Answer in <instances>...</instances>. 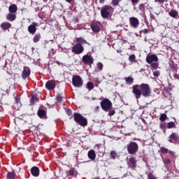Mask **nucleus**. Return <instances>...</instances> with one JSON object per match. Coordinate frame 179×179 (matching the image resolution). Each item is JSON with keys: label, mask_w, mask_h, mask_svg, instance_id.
Returning <instances> with one entry per match:
<instances>
[{"label": "nucleus", "mask_w": 179, "mask_h": 179, "mask_svg": "<svg viewBox=\"0 0 179 179\" xmlns=\"http://www.w3.org/2000/svg\"><path fill=\"white\" fill-rule=\"evenodd\" d=\"M159 120L160 121H166V120H167V115L164 113L161 114Z\"/></svg>", "instance_id": "obj_34"}, {"label": "nucleus", "mask_w": 179, "mask_h": 179, "mask_svg": "<svg viewBox=\"0 0 179 179\" xmlns=\"http://www.w3.org/2000/svg\"><path fill=\"white\" fill-rule=\"evenodd\" d=\"M96 86L97 87V86H99V85H100V80H99V79H96Z\"/></svg>", "instance_id": "obj_48"}, {"label": "nucleus", "mask_w": 179, "mask_h": 179, "mask_svg": "<svg viewBox=\"0 0 179 179\" xmlns=\"http://www.w3.org/2000/svg\"><path fill=\"white\" fill-rule=\"evenodd\" d=\"M129 163H128L129 164V167H130L131 169H134L135 167H136V159H135V157H131L129 159Z\"/></svg>", "instance_id": "obj_18"}, {"label": "nucleus", "mask_w": 179, "mask_h": 179, "mask_svg": "<svg viewBox=\"0 0 179 179\" xmlns=\"http://www.w3.org/2000/svg\"><path fill=\"white\" fill-rule=\"evenodd\" d=\"M8 179H14L15 178V172H8L7 174Z\"/></svg>", "instance_id": "obj_29"}, {"label": "nucleus", "mask_w": 179, "mask_h": 179, "mask_svg": "<svg viewBox=\"0 0 179 179\" xmlns=\"http://www.w3.org/2000/svg\"><path fill=\"white\" fill-rule=\"evenodd\" d=\"M143 33L144 34H148L149 33V30L148 29H145L143 30Z\"/></svg>", "instance_id": "obj_46"}, {"label": "nucleus", "mask_w": 179, "mask_h": 179, "mask_svg": "<svg viewBox=\"0 0 179 179\" xmlns=\"http://www.w3.org/2000/svg\"><path fill=\"white\" fill-rule=\"evenodd\" d=\"M72 83L75 87H82L83 86V80L79 76H74L72 78Z\"/></svg>", "instance_id": "obj_7"}, {"label": "nucleus", "mask_w": 179, "mask_h": 179, "mask_svg": "<svg viewBox=\"0 0 179 179\" xmlns=\"http://www.w3.org/2000/svg\"><path fill=\"white\" fill-rule=\"evenodd\" d=\"M122 0H112L113 6H118Z\"/></svg>", "instance_id": "obj_30"}, {"label": "nucleus", "mask_w": 179, "mask_h": 179, "mask_svg": "<svg viewBox=\"0 0 179 179\" xmlns=\"http://www.w3.org/2000/svg\"><path fill=\"white\" fill-rule=\"evenodd\" d=\"M31 173L34 177H38L40 176V169L37 166H33L31 169Z\"/></svg>", "instance_id": "obj_14"}, {"label": "nucleus", "mask_w": 179, "mask_h": 179, "mask_svg": "<svg viewBox=\"0 0 179 179\" xmlns=\"http://www.w3.org/2000/svg\"><path fill=\"white\" fill-rule=\"evenodd\" d=\"M68 115H72V112L71 111V110H69L67 111Z\"/></svg>", "instance_id": "obj_49"}, {"label": "nucleus", "mask_w": 179, "mask_h": 179, "mask_svg": "<svg viewBox=\"0 0 179 179\" xmlns=\"http://www.w3.org/2000/svg\"><path fill=\"white\" fill-rule=\"evenodd\" d=\"M2 30H9L12 27V24L9 22H4L1 24Z\"/></svg>", "instance_id": "obj_17"}, {"label": "nucleus", "mask_w": 179, "mask_h": 179, "mask_svg": "<svg viewBox=\"0 0 179 179\" xmlns=\"http://www.w3.org/2000/svg\"><path fill=\"white\" fill-rule=\"evenodd\" d=\"M155 2H158L160 5H163L166 2V0H155Z\"/></svg>", "instance_id": "obj_41"}, {"label": "nucleus", "mask_w": 179, "mask_h": 179, "mask_svg": "<svg viewBox=\"0 0 179 179\" xmlns=\"http://www.w3.org/2000/svg\"><path fill=\"white\" fill-rule=\"evenodd\" d=\"M40 38H41V36H40V34L35 35L33 38L34 43H38V41H40Z\"/></svg>", "instance_id": "obj_28"}, {"label": "nucleus", "mask_w": 179, "mask_h": 179, "mask_svg": "<svg viewBox=\"0 0 179 179\" xmlns=\"http://www.w3.org/2000/svg\"><path fill=\"white\" fill-rule=\"evenodd\" d=\"M114 8L110 5H106L101 10V15L103 19H110L113 16Z\"/></svg>", "instance_id": "obj_2"}, {"label": "nucleus", "mask_w": 179, "mask_h": 179, "mask_svg": "<svg viewBox=\"0 0 179 179\" xmlns=\"http://www.w3.org/2000/svg\"><path fill=\"white\" fill-rule=\"evenodd\" d=\"M73 117L74 121L79 124V125H81V127H86L87 125V120L80 113H74Z\"/></svg>", "instance_id": "obj_4"}, {"label": "nucleus", "mask_w": 179, "mask_h": 179, "mask_svg": "<svg viewBox=\"0 0 179 179\" xmlns=\"http://www.w3.org/2000/svg\"><path fill=\"white\" fill-rule=\"evenodd\" d=\"M132 93L138 100L142 96L143 97H150V95L152 94V90L149 85L142 83L141 85H134Z\"/></svg>", "instance_id": "obj_1"}, {"label": "nucleus", "mask_w": 179, "mask_h": 179, "mask_svg": "<svg viewBox=\"0 0 179 179\" xmlns=\"http://www.w3.org/2000/svg\"><path fill=\"white\" fill-rule=\"evenodd\" d=\"M99 110H100V106H96L95 108H94V111L96 113H97V111H99Z\"/></svg>", "instance_id": "obj_47"}, {"label": "nucleus", "mask_w": 179, "mask_h": 179, "mask_svg": "<svg viewBox=\"0 0 179 179\" xmlns=\"http://www.w3.org/2000/svg\"><path fill=\"white\" fill-rule=\"evenodd\" d=\"M72 52L79 55V54H82L85 51V48L83 45H80V43H76L71 50Z\"/></svg>", "instance_id": "obj_9"}, {"label": "nucleus", "mask_w": 179, "mask_h": 179, "mask_svg": "<svg viewBox=\"0 0 179 179\" xmlns=\"http://www.w3.org/2000/svg\"><path fill=\"white\" fill-rule=\"evenodd\" d=\"M8 12L10 13H14L16 15L17 12V6L15 3L10 5V6L8 7Z\"/></svg>", "instance_id": "obj_15"}, {"label": "nucleus", "mask_w": 179, "mask_h": 179, "mask_svg": "<svg viewBox=\"0 0 179 179\" xmlns=\"http://www.w3.org/2000/svg\"><path fill=\"white\" fill-rule=\"evenodd\" d=\"M82 61L85 65H89V66H92L94 62V59L90 55H85L83 57Z\"/></svg>", "instance_id": "obj_8"}, {"label": "nucleus", "mask_w": 179, "mask_h": 179, "mask_svg": "<svg viewBox=\"0 0 179 179\" xmlns=\"http://www.w3.org/2000/svg\"><path fill=\"white\" fill-rule=\"evenodd\" d=\"M91 29L92 31H94L95 33H99V31H100V26L96 23L92 24Z\"/></svg>", "instance_id": "obj_21"}, {"label": "nucleus", "mask_w": 179, "mask_h": 179, "mask_svg": "<svg viewBox=\"0 0 179 179\" xmlns=\"http://www.w3.org/2000/svg\"><path fill=\"white\" fill-rule=\"evenodd\" d=\"M132 5H138L139 0H131Z\"/></svg>", "instance_id": "obj_42"}, {"label": "nucleus", "mask_w": 179, "mask_h": 179, "mask_svg": "<svg viewBox=\"0 0 179 179\" xmlns=\"http://www.w3.org/2000/svg\"><path fill=\"white\" fill-rule=\"evenodd\" d=\"M72 1L73 0H66V2H68V3H72Z\"/></svg>", "instance_id": "obj_50"}, {"label": "nucleus", "mask_w": 179, "mask_h": 179, "mask_svg": "<svg viewBox=\"0 0 179 179\" xmlns=\"http://www.w3.org/2000/svg\"><path fill=\"white\" fill-rule=\"evenodd\" d=\"M169 15L171 16V17H177V16H178V11L176 10H171L169 13Z\"/></svg>", "instance_id": "obj_24"}, {"label": "nucleus", "mask_w": 179, "mask_h": 179, "mask_svg": "<svg viewBox=\"0 0 179 179\" xmlns=\"http://www.w3.org/2000/svg\"><path fill=\"white\" fill-rule=\"evenodd\" d=\"M114 114H115V110H109V113H108V115L110 117L114 115Z\"/></svg>", "instance_id": "obj_40"}, {"label": "nucleus", "mask_w": 179, "mask_h": 179, "mask_svg": "<svg viewBox=\"0 0 179 179\" xmlns=\"http://www.w3.org/2000/svg\"><path fill=\"white\" fill-rule=\"evenodd\" d=\"M159 127L161 129H166V124L164 123H161Z\"/></svg>", "instance_id": "obj_44"}, {"label": "nucleus", "mask_w": 179, "mask_h": 179, "mask_svg": "<svg viewBox=\"0 0 179 179\" xmlns=\"http://www.w3.org/2000/svg\"><path fill=\"white\" fill-rule=\"evenodd\" d=\"M176 127V123L174 122H170L168 123L167 128L171 129V128H174Z\"/></svg>", "instance_id": "obj_33"}, {"label": "nucleus", "mask_w": 179, "mask_h": 179, "mask_svg": "<svg viewBox=\"0 0 179 179\" xmlns=\"http://www.w3.org/2000/svg\"><path fill=\"white\" fill-rule=\"evenodd\" d=\"M135 59H136L135 55H131L129 57V61H130V62H136Z\"/></svg>", "instance_id": "obj_31"}, {"label": "nucleus", "mask_w": 179, "mask_h": 179, "mask_svg": "<svg viewBox=\"0 0 179 179\" xmlns=\"http://www.w3.org/2000/svg\"><path fill=\"white\" fill-rule=\"evenodd\" d=\"M77 44H80L82 45L83 44H87L88 45H90V43H89L85 38L83 37L76 38Z\"/></svg>", "instance_id": "obj_19"}, {"label": "nucleus", "mask_w": 179, "mask_h": 179, "mask_svg": "<svg viewBox=\"0 0 179 179\" xmlns=\"http://www.w3.org/2000/svg\"><path fill=\"white\" fill-rule=\"evenodd\" d=\"M157 61H159V58L156 55H151L147 56L146 57V62L148 64L151 65V69H152V71H155L159 68V63Z\"/></svg>", "instance_id": "obj_3"}, {"label": "nucleus", "mask_w": 179, "mask_h": 179, "mask_svg": "<svg viewBox=\"0 0 179 179\" xmlns=\"http://www.w3.org/2000/svg\"><path fill=\"white\" fill-rule=\"evenodd\" d=\"M169 142H171V140H169Z\"/></svg>", "instance_id": "obj_54"}, {"label": "nucleus", "mask_w": 179, "mask_h": 179, "mask_svg": "<svg viewBox=\"0 0 179 179\" xmlns=\"http://www.w3.org/2000/svg\"><path fill=\"white\" fill-rule=\"evenodd\" d=\"M38 24L37 22H33L31 25L28 27V31L30 34H36V31H37V27Z\"/></svg>", "instance_id": "obj_11"}, {"label": "nucleus", "mask_w": 179, "mask_h": 179, "mask_svg": "<svg viewBox=\"0 0 179 179\" xmlns=\"http://www.w3.org/2000/svg\"><path fill=\"white\" fill-rule=\"evenodd\" d=\"M127 85H132L134 83V78L132 77H127L125 78Z\"/></svg>", "instance_id": "obj_26"}, {"label": "nucleus", "mask_w": 179, "mask_h": 179, "mask_svg": "<svg viewBox=\"0 0 179 179\" xmlns=\"http://www.w3.org/2000/svg\"><path fill=\"white\" fill-rule=\"evenodd\" d=\"M38 115L40 118H45L47 117V112L44 110H38Z\"/></svg>", "instance_id": "obj_22"}, {"label": "nucleus", "mask_w": 179, "mask_h": 179, "mask_svg": "<svg viewBox=\"0 0 179 179\" xmlns=\"http://www.w3.org/2000/svg\"><path fill=\"white\" fill-rule=\"evenodd\" d=\"M101 107L103 111L108 112L113 108V103L108 99H104L101 101Z\"/></svg>", "instance_id": "obj_6"}, {"label": "nucleus", "mask_w": 179, "mask_h": 179, "mask_svg": "<svg viewBox=\"0 0 179 179\" xmlns=\"http://www.w3.org/2000/svg\"><path fill=\"white\" fill-rule=\"evenodd\" d=\"M139 10H145V4L141 3L138 6Z\"/></svg>", "instance_id": "obj_39"}, {"label": "nucleus", "mask_w": 179, "mask_h": 179, "mask_svg": "<svg viewBox=\"0 0 179 179\" xmlns=\"http://www.w3.org/2000/svg\"><path fill=\"white\" fill-rule=\"evenodd\" d=\"M6 20L8 22H15L16 20V14L9 13L6 16Z\"/></svg>", "instance_id": "obj_16"}, {"label": "nucleus", "mask_w": 179, "mask_h": 179, "mask_svg": "<svg viewBox=\"0 0 179 179\" xmlns=\"http://www.w3.org/2000/svg\"><path fill=\"white\" fill-rule=\"evenodd\" d=\"M57 101H59V102H61L62 101V96H61V95H58L57 97Z\"/></svg>", "instance_id": "obj_43"}, {"label": "nucleus", "mask_w": 179, "mask_h": 179, "mask_svg": "<svg viewBox=\"0 0 179 179\" xmlns=\"http://www.w3.org/2000/svg\"><path fill=\"white\" fill-rule=\"evenodd\" d=\"M169 138H170V139H172V141H178V139H179L178 134H177L176 133H172L170 135Z\"/></svg>", "instance_id": "obj_25"}, {"label": "nucleus", "mask_w": 179, "mask_h": 179, "mask_svg": "<svg viewBox=\"0 0 179 179\" xmlns=\"http://www.w3.org/2000/svg\"><path fill=\"white\" fill-rule=\"evenodd\" d=\"M87 156L90 160H95L96 159V152L94 150H91L88 152Z\"/></svg>", "instance_id": "obj_20"}, {"label": "nucleus", "mask_w": 179, "mask_h": 179, "mask_svg": "<svg viewBox=\"0 0 179 179\" xmlns=\"http://www.w3.org/2000/svg\"><path fill=\"white\" fill-rule=\"evenodd\" d=\"M117 157H120V155L118 152L113 150L110 152V159H113V160H115V159H117Z\"/></svg>", "instance_id": "obj_23"}, {"label": "nucleus", "mask_w": 179, "mask_h": 179, "mask_svg": "<svg viewBox=\"0 0 179 179\" xmlns=\"http://www.w3.org/2000/svg\"><path fill=\"white\" fill-rule=\"evenodd\" d=\"M127 149L129 155H136L138 152V149H139V146L138 143L131 141L129 144L127 145Z\"/></svg>", "instance_id": "obj_5"}, {"label": "nucleus", "mask_w": 179, "mask_h": 179, "mask_svg": "<svg viewBox=\"0 0 179 179\" xmlns=\"http://www.w3.org/2000/svg\"><path fill=\"white\" fill-rule=\"evenodd\" d=\"M100 3H103L104 2V0H99Z\"/></svg>", "instance_id": "obj_52"}, {"label": "nucleus", "mask_w": 179, "mask_h": 179, "mask_svg": "<svg viewBox=\"0 0 179 179\" xmlns=\"http://www.w3.org/2000/svg\"><path fill=\"white\" fill-rule=\"evenodd\" d=\"M94 179H99V178H94Z\"/></svg>", "instance_id": "obj_56"}, {"label": "nucleus", "mask_w": 179, "mask_h": 179, "mask_svg": "<svg viewBox=\"0 0 179 179\" xmlns=\"http://www.w3.org/2000/svg\"><path fill=\"white\" fill-rule=\"evenodd\" d=\"M113 179H118V178H113Z\"/></svg>", "instance_id": "obj_55"}, {"label": "nucleus", "mask_w": 179, "mask_h": 179, "mask_svg": "<svg viewBox=\"0 0 179 179\" xmlns=\"http://www.w3.org/2000/svg\"><path fill=\"white\" fill-rule=\"evenodd\" d=\"M160 152H161V153H162V154H166V153H168V152H169V149H167V148H164V147H162V148H160Z\"/></svg>", "instance_id": "obj_35"}, {"label": "nucleus", "mask_w": 179, "mask_h": 179, "mask_svg": "<svg viewBox=\"0 0 179 179\" xmlns=\"http://www.w3.org/2000/svg\"><path fill=\"white\" fill-rule=\"evenodd\" d=\"M125 177H128V173H126L123 176L122 178H124Z\"/></svg>", "instance_id": "obj_51"}, {"label": "nucleus", "mask_w": 179, "mask_h": 179, "mask_svg": "<svg viewBox=\"0 0 179 179\" xmlns=\"http://www.w3.org/2000/svg\"><path fill=\"white\" fill-rule=\"evenodd\" d=\"M16 101H19V99H16Z\"/></svg>", "instance_id": "obj_53"}, {"label": "nucleus", "mask_w": 179, "mask_h": 179, "mask_svg": "<svg viewBox=\"0 0 179 179\" xmlns=\"http://www.w3.org/2000/svg\"><path fill=\"white\" fill-rule=\"evenodd\" d=\"M37 99V97L32 96L31 99V104L34 105L36 103V100Z\"/></svg>", "instance_id": "obj_38"}, {"label": "nucleus", "mask_w": 179, "mask_h": 179, "mask_svg": "<svg viewBox=\"0 0 179 179\" xmlns=\"http://www.w3.org/2000/svg\"><path fill=\"white\" fill-rule=\"evenodd\" d=\"M153 75L154 76H155V78H159V76H160V71H153Z\"/></svg>", "instance_id": "obj_37"}, {"label": "nucleus", "mask_w": 179, "mask_h": 179, "mask_svg": "<svg viewBox=\"0 0 179 179\" xmlns=\"http://www.w3.org/2000/svg\"><path fill=\"white\" fill-rule=\"evenodd\" d=\"M31 71L28 66H24V69L22 72V79H27L30 76Z\"/></svg>", "instance_id": "obj_12"}, {"label": "nucleus", "mask_w": 179, "mask_h": 179, "mask_svg": "<svg viewBox=\"0 0 179 179\" xmlns=\"http://www.w3.org/2000/svg\"><path fill=\"white\" fill-rule=\"evenodd\" d=\"M96 66H97L99 71H103V63L98 62L96 64Z\"/></svg>", "instance_id": "obj_36"}, {"label": "nucleus", "mask_w": 179, "mask_h": 179, "mask_svg": "<svg viewBox=\"0 0 179 179\" xmlns=\"http://www.w3.org/2000/svg\"><path fill=\"white\" fill-rule=\"evenodd\" d=\"M129 23L131 27H133L134 29H138L139 27V20L135 17H131L129 18Z\"/></svg>", "instance_id": "obj_10"}, {"label": "nucleus", "mask_w": 179, "mask_h": 179, "mask_svg": "<svg viewBox=\"0 0 179 179\" xmlns=\"http://www.w3.org/2000/svg\"><path fill=\"white\" fill-rule=\"evenodd\" d=\"M69 176H71V177H73V170H70L69 171Z\"/></svg>", "instance_id": "obj_45"}, {"label": "nucleus", "mask_w": 179, "mask_h": 179, "mask_svg": "<svg viewBox=\"0 0 179 179\" xmlns=\"http://www.w3.org/2000/svg\"><path fill=\"white\" fill-rule=\"evenodd\" d=\"M162 160H163L164 164H171V161L169 158L164 159L162 157Z\"/></svg>", "instance_id": "obj_32"}, {"label": "nucleus", "mask_w": 179, "mask_h": 179, "mask_svg": "<svg viewBox=\"0 0 179 179\" xmlns=\"http://www.w3.org/2000/svg\"><path fill=\"white\" fill-rule=\"evenodd\" d=\"M87 89H88V90H93V89H94V85L93 84V83L92 82H88L87 83Z\"/></svg>", "instance_id": "obj_27"}, {"label": "nucleus", "mask_w": 179, "mask_h": 179, "mask_svg": "<svg viewBox=\"0 0 179 179\" xmlns=\"http://www.w3.org/2000/svg\"><path fill=\"white\" fill-rule=\"evenodd\" d=\"M45 87L48 90H54L55 89V82L54 80H49L45 84Z\"/></svg>", "instance_id": "obj_13"}]
</instances>
